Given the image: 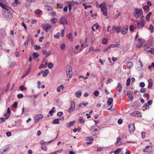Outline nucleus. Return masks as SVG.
<instances>
[{
  "instance_id": "obj_1",
  "label": "nucleus",
  "mask_w": 154,
  "mask_h": 154,
  "mask_svg": "<svg viewBox=\"0 0 154 154\" xmlns=\"http://www.w3.org/2000/svg\"><path fill=\"white\" fill-rule=\"evenodd\" d=\"M0 6L3 8L2 14L5 18L8 20H11L13 17L12 15L5 0H0Z\"/></svg>"
},
{
  "instance_id": "obj_2",
  "label": "nucleus",
  "mask_w": 154,
  "mask_h": 154,
  "mask_svg": "<svg viewBox=\"0 0 154 154\" xmlns=\"http://www.w3.org/2000/svg\"><path fill=\"white\" fill-rule=\"evenodd\" d=\"M136 23H134V26L135 29H141L144 26L146 21L144 18L142 17L140 18V20L139 21L137 20L134 21Z\"/></svg>"
},
{
  "instance_id": "obj_3",
  "label": "nucleus",
  "mask_w": 154,
  "mask_h": 154,
  "mask_svg": "<svg viewBox=\"0 0 154 154\" xmlns=\"http://www.w3.org/2000/svg\"><path fill=\"white\" fill-rule=\"evenodd\" d=\"M133 14L136 18H138L139 17L140 18L141 17H143V10L141 8H135L133 12Z\"/></svg>"
},
{
  "instance_id": "obj_4",
  "label": "nucleus",
  "mask_w": 154,
  "mask_h": 154,
  "mask_svg": "<svg viewBox=\"0 0 154 154\" xmlns=\"http://www.w3.org/2000/svg\"><path fill=\"white\" fill-rule=\"evenodd\" d=\"M66 73L67 77L70 78L72 75V67L70 65H68L66 66Z\"/></svg>"
},
{
  "instance_id": "obj_5",
  "label": "nucleus",
  "mask_w": 154,
  "mask_h": 154,
  "mask_svg": "<svg viewBox=\"0 0 154 154\" xmlns=\"http://www.w3.org/2000/svg\"><path fill=\"white\" fill-rule=\"evenodd\" d=\"M71 106L68 110V112L69 113H71L75 109V105L74 102L73 100H72L71 102Z\"/></svg>"
},
{
  "instance_id": "obj_6",
  "label": "nucleus",
  "mask_w": 154,
  "mask_h": 154,
  "mask_svg": "<svg viewBox=\"0 0 154 154\" xmlns=\"http://www.w3.org/2000/svg\"><path fill=\"white\" fill-rule=\"evenodd\" d=\"M59 23L60 24L64 26L68 24V22L66 18L64 17H62L60 19Z\"/></svg>"
},
{
  "instance_id": "obj_7",
  "label": "nucleus",
  "mask_w": 154,
  "mask_h": 154,
  "mask_svg": "<svg viewBox=\"0 0 154 154\" xmlns=\"http://www.w3.org/2000/svg\"><path fill=\"white\" fill-rule=\"evenodd\" d=\"M101 8L103 15L104 16H106L107 15V8L105 3L103 4V5Z\"/></svg>"
},
{
  "instance_id": "obj_8",
  "label": "nucleus",
  "mask_w": 154,
  "mask_h": 154,
  "mask_svg": "<svg viewBox=\"0 0 154 154\" xmlns=\"http://www.w3.org/2000/svg\"><path fill=\"white\" fill-rule=\"evenodd\" d=\"M129 132L130 133L133 132L135 130L134 124L132 123L129 124L128 125Z\"/></svg>"
},
{
  "instance_id": "obj_9",
  "label": "nucleus",
  "mask_w": 154,
  "mask_h": 154,
  "mask_svg": "<svg viewBox=\"0 0 154 154\" xmlns=\"http://www.w3.org/2000/svg\"><path fill=\"white\" fill-rule=\"evenodd\" d=\"M42 27L44 30L46 32H48L49 30L51 28V26L48 24L43 25Z\"/></svg>"
},
{
  "instance_id": "obj_10",
  "label": "nucleus",
  "mask_w": 154,
  "mask_h": 154,
  "mask_svg": "<svg viewBox=\"0 0 154 154\" xmlns=\"http://www.w3.org/2000/svg\"><path fill=\"white\" fill-rule=\"evenodd\" d=\"M43 117V115L42 114H40L35 116L34 117L35 122H37L40 120Z\"/></svg>"
},
{
  "instance_id": "obj_11",
  "label": "nucleus",
  "mask_w": 154,
  "mask_h": 154,
  "mask_svg": "<svg viewBox=\"0 0 154 154\" xmlns=\"http://www.w3.org/2000/svg\"><path fill=\"white\" fill-rule=\"evenodd\" d=\"M132 116H137L141 117L142 115L140 114V112L139 111H134L131 114Z\"/></svg>"
},
{
  "instance_id": "obj_12",
  "label": "nucleus",
  "mask_w": 154,
  "mask_h": 154,
  "mask_svg": "<svg viewBox=\"0 0 154 154\" xmlns=\"http://www.w3.org/2000/svg\"><path fill=\"white\" fill-rule=\"evenodd\" d=\"M43 54L45 55V59H46L48 56L51 54V52L50 51H47L46 50H44L42 51Z\"/></svg>"
},
{
  "instance_id": "obj_13",
  "label": "nucleus",
  "mask_w": 154,
  "mask_h": 154,
  "mask_svg": "<svg viewBox=\"0 0 154 154\" xmlns=\"http://www.w3.org/2000/svg\"><path fill=\"white\" fill-rule=\"evenodd\" d=\"M127 95L130 101H132L134 99V97L132 96V94L131 91H127Z\"/></svg>"
},
{
  "instance_id": "obj_14",
  "label": "nucleus",
  "mask_w": 154,
  "mask_h": 154,
  "mask_svg": "<svg viewBox=\"0 0 154 154\" xmlns=\"http://www.w3.org/2000/svg\"><path fill=\"white\" fill-rule=\"evenodd\" d=\"M110 46H111L112 48L116 47L118 48H120L121 47L120 42H117L115 44H112L110 45Z\"/></svg>"
},
{
  "instance_id": "obj_15",
  "label": "nucleus",
  "mask_w": 154,
  "mask_h": 154,
  "mask_svg": "<svg viewBox=\"0 0 154 154\" xmlns=\"http://www.w3.org/2000/svg\"><path fill=\"white\" fill-rule=\"evenodd\" d=\"M128 28L127 26L124 27L121 30V32L123 35H125L127 32Z\"/></svg>"
},
{
  "instance_id": "obj_16",
  "label": "nucleus",
  "mask_w": 154,
  "mask_h": 154,
  "mask_svg": "<svg viewBox=\"0 0 154 154\" xmlns=\"http://www.w3.org/2000/svg\"><path fill=\"white\" fill-rule=\"evenodd\" d=\"M36 0H26V3L25 6L26 7H29L32 2H34Z\"/></svg>"
},
{
  "instance_id": "obj_17",
  "label": "nucleus",
  "mask_w": 154,
  "mask_h": 154,
  "mask_svg": "<svg viewBox=\"0 0 154 154\" xmlns=\"http://www.w3.org/2000/svg\"><path fill=\"white\" fill-rule=\"evenodd\" d=\"M148 87L149 88H151L152 86L153 81L152 79H149L148 80Z\"/></svg>"
},
{
  "instance_id": "obj_18",
  "label": "nucleus",
  "mask_w": 154,
  "mask_h": 154,
  "mask_svg": "<svg viewBox=\"0 0 154 154\" xmlns=\"http://www.w3.org/2000/svg\"><path fill=\"white\" fill-rule=\"evenodd\" d=\"M127 68L128 69H130L133 66L132 63L131 62H128L126 63Z\"/></svg>"
},
{
  "instance_id": "obj_19",
  "label": "nucleus",
  "mask_w": 154,
  "mask_h": 154,
  "mask_svg": "<svg viewBox=\"0 0 154 154\" xmlns=\"http://www.w3.org/2000/svg\"><path fill=\"white\" fill-rule=\"evenodd\" d=\"M75 121H73L67 123L66 125L68 128H70L73 126L75 124Z\"/></svg>"
},
{
  "instance_id": "obj_20",
  "label": "nucleus",
  "mask_w": 154,
  "mask_h": 154,
  "mask_svg": "<svg viewBox=\"0 0 154 154\" xmlns=\"http://www.w3.org/2000/svg\"><path fill=\"white\" fill-rule=\"evenodd\" d=\"M122 88V85L120 83H118V85L116 87V90L119 92H120Z\"/></svg>"
},
{
  "instance_id": "obj_21",
  "label": "nucleus",
  "mask_w": 154,
  "mask_h": 154,
  "mask_svg": "<svg viewBox=\"0 0 154 154\" xmlns=\"http://www.w3.org/2000/svg\"><path fill=\"white\" fill-rule=\"evenodd\" d=\"M60 88H61L62 90H63L65 88L63 85H61L57 87V92H59L60 91Z\"/></svg>"
},
{
  "instance_id": "obj_22",
  "label": "nucleus",
  "mask_w": 154,
  "mask_h": 154,
  "mask_svg": "<svg viewBox=\"0 0 154 154\" xmlns=\"http://www.w3.org/2000/svg\"><path fill=\"white\" fill-rule=\"evenodd\" d=\"M75 94L77 97L79 98L81 96L82 93L81 91H78L75 92Z\"/></svg>"
},
{
  "instance_id": "obj_23",
  "label": "nucleus",
  "mask_w": 154,
  "mask_h": 154,
  "mask_svg": "<svg viewBox=\"0 0 154 154\" xmlns=\"http://www.w3.org/2000/svg\"><path fill=\"white\" fill-rule=\"evenodd\" d=\"M73 2L76 4H80L84 1V0H72Z\"/></svg>"
},
{
  "instance_id": "obj_24",
  "label": "nucleus",
  "mask_w": 154,
  "mask_h": 154,
  "mask_svg": "<svg viewBox=\"0 0 154 154\" xmlns=\"http://www.w3.org/2000/svg\"><path fill=\"white\" fill-rule=\"evenodd\" d=\"M19 2L18 0H14V2L12 3V5L14 7H16L19 3Z\"/></svg>"
},
{
  "instance_id": "obj_25",
  "label": "nucleus",
  "mask_w": 154,
  "mask_h": 154,
  "mask_svg": "<svg viewBox=\"0 0 154 154\" xmlns=\"http://www.w3.org/2000/svg\"><path fill=\"white\" fill-rule=\"evenodd\" d=\"M113 102V100L110 98L108 99L107 101V104L108 106H110Z\"/></svg>"
},
{
  "instance_id": "obj_26",
  "label": "nucleus",
  "mask_w": 154,
  "mask_h": 154,
  "mask_svg": "<svg viewBox=\"0 0 154 154\" xmlns=\"http://www.w3.org/2000/svg\"><path fill=\"white\" fill-rule=\"evenodd\" d=\"M139 42L137 44V46L140 48L143 45V42L141 40H140V38L139 39Z\"/></svg>"
},
{
  "instance_id": "obj_27",
  "label": "nucleus",
  "mask_w": 154,
  "mask_h": 154,
  "mask_svg": "<svg viewBox=\"0 0 154 154\" xmlns=\"http://www.w3.org/2000/svg\"><path fill=\"white\" fill-rule=\"evenodd\" d=\"M67 37L69 38V40L70 41H73V37L71 33H69L67 35Z\"/></svg>"
},
{
  "instance_id": "obj_28",
  "label": "nucleus",
  "mask_w": 154,
  "mask_h": 154,
  "mask_svg": "<svg viewBox=\"0 0 154 154\" xmlns=\"http://www.w3.org/2000/svg\"><path fill=\"white\" fill-rule=\"evenodd\" d=\"M49 70L48 69H46L43 72L42 76L44 77H45L47 76V75L49 74Z\"/></svg>"
},
{
  "instance_id": "obj_29",
  "label": "nucleus",
  "mask_w": 154,
  "mask_h": 154,
  "mask_svg": "<svg viewBox=\"0 0 154 154\" xmlns=\"http://www.w3.org/2000/svg\"><path fill=\"white\" fill-rule=\"evenodd\" d=\"M151 12H150L148 14H147V15L146 16V19L147 21H149V17L151 15Z\"/></svg>"
},
{
  "instance_id": "obj_30",
  "label": "nucleus",
  "mask_w": 154,
  "mask_h": 154,
  "mask_svg": "<svg viewBox=\"0 0 154 154\" xmlns=\"http://www.w3.org/2000/svg\"><path fill=\"white\" fill-rule=\"evenodd\" d=\"M55 108L54 107H53L52 108L51 110L49 112V114L50 115V116H51L53 115V113L55 111Z\"/></svg>"
},
{
  "instance_id": "obj_31",
  "label": "nucleus",
  "mask_w": 154,
  "mask_h": 154,
  "mask_svg": "<svg viewBox=\"0 0 154 154\" xmlns=\"http://www.w3.org/2000/svg\"><path fill=\"white\" fill-rule=\"evenodd\" d=\"M45 9L46 10L48 11H51L52 10L53 8L50 6H46Z\"/></svg>"
},
{
  "instance_id": "obj_32",
  "label": "nucleus",
  "mask_w": 154,
  "mask_h": 154,
  "mask_svg": "<svg viewBox=\"0 0 154 154\" xmlns=\"http://www.w3.org/2000/svg\"><path fill=\"white\" fill-rule=\"evenodd\" d=\"M113 80L111 78H108L107 79L106 82V85L108 84L109 83L112 82H113Z\"/></svg>"
},
{
  "instance_id": "obj_33",
  "label": "nucleus",
  "mask_w": 154,
  "mask_h": 154,
  "mask_svg": "<svg viewBox=\"0 0 154 154\" xmlns=\"http://www.w3.org/2000/svg\"><path fill=\"white\" fill-rule=\"evenodd\" d=\"M39 56V55L37 53H35V52H34L32 54V56L33 57V58L34 59H35V58H36L38 57Z\"/></svg>"
},
{
  "instance_id": "obj_34",
  "label": "nucleus",
  "mask_w": 154,
  "mask_h": 154,
  "mask_svg": "<svg viewBox=\"0 0 154 154\" xmlns=\"http://www.w3.org/2000/svg\"><path fill=\"white\" fill-rule=\"evenodd\" d=\"M116 26L115 25L113 26L112 30L110 31V33L111 34L115 31L116 30Z\"/></svg>"
},
{
  "instance_id": "obj_35",
  "label": "nucleus",
  "mask_w": 154,
  "mask_h": 154,
  "mask_svg": "<svg viewBox=\"0 0 154 154\" xmlns=\"http://www.w3.org/2000/svg\"><path fill=\"white\" fill-rule=\"evenodd\" d=\"M59 119H54L53 121V123L54 124H57L59 123Z\"/></svg>"
},
{
  "instance_id": "obj_36",
  "label": "nucleus",
  "mask_w": 154,
  "mask_h": 154,
  "mask_svg": "<svg viewBox=\"0 0 154 154\" xmlns=\"http://www.w3.org/2000/svg\"><path fill=\"white\" fill-rule=\"evenodd\" d=\"M28 110L27 109H25L24 110V108H23L22 109V114H24L25 115L27 114Z\"/></svg>"
},
{
  "instance_id": "obj_37",
  "label": "nucleus",
  "mask_w": 154,
  "mask_h": 154,
  "mask_svg": "<svg viewBox=\"0 0 154 154\" xmlns=\"http://www.w3.org/2000/svg\"><path fill=\"white\" fill-rule=\"evenodd\" d=\"M53 67V64L51 62H49L48 64V67L49 69H51Z\"/></svg>"
},
{
  "instance_id": "obj_38",
  "label": "nucleus",
  "mask_w": 154,
  "mask_h": 154,
  "mask_svg": "<svg viewBox=\"0 0 154 154\" xmlns=\"http://www.w3.org/2000/svg\"><path fill=\"white\" fill-rule=\"evenodd\" d=\"M79 121L80 123L82 124L84 122L85 120L82 117H80L79 119Z\"/></svg>"
},
{
  "instance_id": "obj_39",
  "label": "nucleus",
  "mask_w": 154,
  "mask_h": 154,
  "mask_svg": "<svg viewBox=\"0 0 154 154\" xmlns=\"http://www.w3.org/2000/svg\"><path fill=\"white\" fill-rule=\"evenodd\" d=\"M72 2H69L68 3L69 8V11L72 9Z\"/></svg>"
},
{
  "instance_id": "obj_40",
  "label": "nucleus",
  "mask_w": 154,
  "mask_h": 154,
  "mask_svg": "<svg viewBox=\"0 0 154 154\" xmlns=\"http://www.w3.org/2000/svg\"><path fill=\"white\" fill-rule=\"evenodd\" d=\"M51 21L53 23H56L57 21V19L56 18H53L51 19Z\"/></svg>"
},
{
  "instance_id": "obj_41",
  "label": "nucleus",
  "mask_w": 154,
  "mask_h": 154,
  "mask_svg": "<svg viewBox=\"0 0 154 154\" xmlns=\"http://www.w3.org/2000/svg\"><path fill=\"white\" fill-rule=\"evenodd\" d=\"M34 48L35 50H38L41 48V47L37 45H35L34 46Z\"/></svg>"
},
{
  "instance_id": "obj_42",
  "label": "nucleus",
  "mask_w": 154,
  "mask_h": 154,
  "mask_svg": "<svg viewBox=\"0 0 154 154\" xmlns=\"http://www.w3.org/2000/svg\"><path fill=\"white\" fill-rule=\"evenodd\" d=\"M121 26H119L117 27H116V32L117 33H119L120 32L121 30Z\"/></svg>"
},
{
  "instance_id": "obj_43",
  "label": "nucleus",
  "mask_w": 154,
  "mask_h": 154,
  "mask_svg": "<svg viewBox=\"0 0 154 154\" xmlns=\"http://www.w3.org/2000/svg\"><path fill=\"white\" fill-rule=\"evenodd\" d=\"M86 140L88 141H89V140H90V141H93V138L92 137H87L86 138Z\"/></svg>"
},
{
  "instance_id": "obj_44",
  "label": "nucleus",
  "mask_w": 154,
  "mask_h": 154,
  "mask_svg": "<svg viewBox=\"0 0 154 154\" xmlns=\"http://www.w3.org/2000/svg\"><path fill=\"white\" fill-rule=\"evenodd\" d=\"M149 29L151 30V32L152 33L153 32V30L154 29V27L151 24L149 26Z\"/></svg>"
},
{
  "instance_id": "obj_45",
  "label": "nucleus",
  "mask_w": 154,
  "mask_h": 154,
  "mask_svg": "<svg viewBox=\"0 0 154 154\" xmlns=\"http://www.w3.org/2000/svg\"><path fill=\"white\" fill-rule=\"evenodd\" d=\"M57 7H58L60 8H62L63 7V5L61 3H58L57 4Z\"/></svg>"
},
{
  "instance_id": "obj_46",
  "label": "nucleus",
  "mask_w": 154,
  "mask_h": 154,
  "mask_svg": "<svg viewBox=\"0 0 154 154\" xmlns=\"http://www.w3.org/2000/svg\"><path fill=\"white\" fill-rule=\"evenodd\" d=\"M42 149L45 151H46L47 149V147L45 145H43L41 146Z\"/></svg>"
},
{
  "instance_id": "obj_47",
  "label": "nucleus",
  "mask_w": 154,
  "mask_h": 154,
  "mask_svg": "<svg viewBox=\"0 0 154 154\" xmlns=\"http://www.w3.org/2000/svg\"><path fill=\"white\" fill-rule=\"evenodd\" d=\"M121 148H119V149H116L115 151V154H118L121 152Z\"/></svg>"
},
{
  "instance_id": "obj_48",
  "label": "nucleus",
  "mask_w": 154,
  "mask_h": 154,
  "mask_svg": "<svg viewBox=\"0 0 154 154\" xmlns=\"http://www.w3.org/2000/svg\"><path fill=\"white\" fill-rule=\"evenodd\" d=\"M10 114H7V112H6L4 115V116L5 117V119H7L10 116Z\"/></svg>"
},
{
  "instance_id": "obj_49",
  "label": "nucleus",
  "mask_w": 154,
  "mask_h": 154,
  "mask_svg": "<svg viewBox=\"0 0 154 154\" xmlns=\"http://www.w3.org/2000/svg\"><path fill=\"white\" fill-rule=\"evenodd\" d=\"M83 5L84 6V8L85 9H86L88 8H90L91 7V5H86L85 4V3L83 4Z\"/></svg>"
},
{
  "instance_id": "obj_50",
  "label": "nucleus",
  "mask_w": 154,
  "mask_h": 154,
  "mask_svg": "<svg viewBox=\"0 0 154 154\" xmlns=\"http://www.w3.org/2000/svg\"><path fill=\"white\" fill-rule=\"evenodd\" d=\"M94 94L95 96L96 97L98 96L99 94V91H94Z\"/></svg>"
},
{
  "instance_id": "obj_51",
  "label": "nucleus",
  "mask_w": 154,
  "mask_h": 154,
  "mask_svg": "<svg viewBox=\"0 0 154 154\" xmlns=\"http://www.w3.org/2000/svg\"><path fill=\"white\" fill-rule=\"evenodd\" d=\"M111 46H110V45H109V46L107 47L106 49H104L103 50V51L104 52H106L110 49L111 48Z\"/></svg>"
},
{
  "instance_id": "obj_52",
  "label": "nucleus",
  "mask_w": 154,
  "mask_h": 154,
  "mask_svg": "<svg viewBox=\"0 0 154 154\" xmlns=\"http://www.w3.org/2000/svg\"><path fill=\"white\" fill-rule=\"evenodd\" d=\"M35 12L36 14H40L42 12V11L40 9H37L35 10Z\"/></svg>"
},
{
  "instance_id": "obj_53",
  "label": "nucleus",
  "mask_w": 154,
  "mask_h": 154,
  "mask_svg": "<svg viewBox=\"0 0 154 154\" xmlns=\"http://www.w3.org/2000/svg\"><path fill=\"white\" fill-rule=\"evenodd\" d=\"M134 26L132 25H130L129 27L130 31L131 32H133L134 31Z\"/></svg>"
},
{
  "instance_id": "obj_54",
  "label": "nucleus",
  "mask_w": 154,
  "mask_h": 154,
  "mask_svg": "<svg viewBox=\"0 0 154 154\" xmlns=\"http://www.w3.org/2000/svg\"><path fill=\"white\" fill-rule=\"evenodd\" d=\"M65 45L63 43H61L60 45V48L62 50L64 49L65 48Z\"/></svg>"
},
{
  "instance_id": "obj_55",
  "label": "nucleus",
  "mask_w": 154,
  "mask_h": 154,
  "mask_svg": "<svg viewBox=\"0 0 154 154\" xmlns=\"http://www.w3.org/2000/svg\"><path fill=\"white\" fill-rule=\"evenodd\" d=\"M131 79L129 78H128L127 80L126 85L127 86H129L130 85Z\"/></svg>"
},
{
  "instance_id": "obj_56",
  "label": "nucleus",
  "mask_w": 154,
  "mask_h": 154,
  "mask_svg": "<svg viewBox=\"0 0 154 154\" xmlns=\"http://www.w3.org/2000/svg\"><path fill=\"white\" fill-rule=\"evenodd\" d=\"M143 96L146 97V99L148 100L149 98V95L147 93H146L143 95Z\"/></svg>"
},
{
  "instance_id": "obj_57",
  "label": "nucleus",
  "mask_w": 154,
  "mask_h": 154,
  "mask_svg": "<svg viewBox=\"0 0 154 154\" xmlns=\"http://www.w3.org/2000/svg\"><path fill=\"white\" fill-rule=\"evenodd\" d=\"M23 97V95L22 94H19L17 95V98L19 99L22 98Z\"/></svg>"
},
{
  "instance_id": "obj_58",
  "label": "nucleus",
  "mask_w": 154,
  "mask_h": 154,
  "mask_svg": "<svg viewBox=\"0 0 154 154\" xmlns=\"http://www.w3.org/2000/svg\"><path fill=\"white\" fill-rule=\"evenodd\" d=\"M107 42V40L106 38H104L102 41V43L103 45H106Z\"/></svg>"
},
{
  "instance_id": "obj_59",
  "label": "nucleus",
  "mask_w": 154,
  "mask_h": 154,
  "mask_svg": "<svg viewBox=\"0 0 154 154\" xmlns=\"http://www.w3.org/2000/svg\"><path fill=\"white\" fill-rule=\"evenodd\" d=\"M148 52H150L151 54H154V49L153 48H151L150 50H147Z\"/></svg>"
},
{
  "instance_id": "obj_60",
  "label": "nucleus",
  "mask_w": 154,
  "mask_h": 154,
  "mask_svg": "<svg viewBox=\"0 0 154 154\" xmlns=\"http://www.w3.org/2000/svg\"><path fill=\"white\" fill-rule=\"evenodd\" d=\"M63 114V112H58L57 114V115L58 117H61L62 116Z\"/></svg>"
},
{
  "instance_id": "obj_61",
  "label": "nucleus",
  "mask_w": 154,
  "mask_h": 154,
  "mask_svg": "<svg viewBox=\"0 0 154 154\" xmlns=\"http://www.w3.org/2000/svg\"><path fill=\"white\" fill-rule=\"evenodd\" d=\"M149 8V7L148 5H145L143 7V9L144 10H147Z\"/></svg>"
},
{
  "instance_id": "obj_62",
  "label": "nucleus",
  "mask_w": 154,
  "mask_h": 154,
  "mask_svg": "<svg viewBox=\"0 0 154 154\" xmlns=\"http://www.w3.org/2000/svg\"><path fill=\"white\" fill-rule=\"evenodd\" d=\"M140 85L141 87L143 88L145 86V84L144 82H140Z\"/></svg>"
},
{
  "instance_id": "obj_63",
  "label": "nucleus",
  "mask_w": 154,
  "mask_h": 154,
  "mask_svg": "<svg viewBox=\"0 0 154 154\" xmlns=\"http://www.w3.org/2000/svg\"><path fill=\"white\" fill-rule=\"evenodd\" d=\"M5 121V119L4 118H0V123H2L3 122H4Z\"/></svg>"
},
{
  "instance_id": "obj_64",
  "label": "nucleus",
  "mask_w": 154,
  "mask_h": 154,
  "mask_svg": "<svg viewBox=\"0 0 154 154\" xmlns=\"http://www.w3.org/2000/svg\"><path fill=\"white\" fill-rule=\"evenodd\" d=\"M20 90L22 91H23L26 88H24V86L23 85H21L20 86Z\"/></svg>"
}]
</instances>
